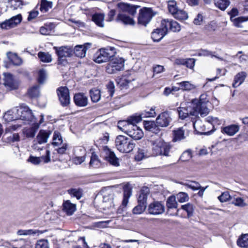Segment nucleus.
I'll use <instances>...</instances> for the list:
<instances>
[{
  "label": "nucleus",
  "instance_id": "nucleus-1",
  "mask_svg": "<svg viewBox=\"0 0 248 248\" xmlns=\"http://www.w3.org/2000/svg\"><path fill=\"white\" fill-rule=\"evenodd\" d=\"M115 145L120 152L129 153L133 150L136 143L130 138L123 135H119L115 139Z\"/></svg>",
  "mask_w": 248,
  "mask_h": 248
},
{
  "label": "nucleus",
  "instance_id": "nucleus-2",
  "mask_svg": "<svg viewBox=\"0 0 248 248\" xmlns=\"http://www.w3.org/2000/svg\"><path fill=\"white\" fill-rule=\"evenodd\" d=\"M116 52L114 47L101 48L94 57V61L98 63H101L109 61L116 54Z\"/></svg>",
  "mask_w": 248,
  "mask_h": 248
},
{
  "label": "nucleus",
  "instance_id": "nucleus-3",
  "mask_svg": "<svg viewBox=\"0 0 248 248\" xmlns=\"http://www.w3.org/2000/svg\"><path fill=\"white\" fill-rule=\"evenodd\" d=\"M155 15V14L152 8L143 7L139 10L138 23L146 26Z\"/></svg>",
  "mask_w": 248,
  "mask_h": 248
},
{
  "label": "nucleus",
  "instance_id": "nucleus-4",
  "mask_svg": "<svg viewBox=\"0 0 248 248\" xmlns=\"http://www.w3.org/2000/svg\"><path fill=\"white\" fill-rule=\"evenodd\" d=\"M122 126L120 129L135 140H140L143 136L142 130L136 124H127V125L123 124Z\"/></svg>",
  "mask_w": 248,
  "mask_h": 248
},
{
  "label": "nucleus",
  "instance_id": "nucleus-5",
  "mask_svg": "<svg viewBox=\"0 0 248 248\" xmlns=\"http://www.w3.org/2000/svg\"><path fill=\"white\" fill-rule=\"evenodd\" d=\"M124 61L122 58H116L111 60L108 63L106 71L109 74H114L123 70Z\"/></svg>",
  "mask_w": 248,
  "mask_h": 248
},
{
  "label": "nucleus",
  "instance_id": "nucleus-6",
  "mask_svg": "<svg viewBox=\"0 0 248 248\" xmlns=\"http://www.w3.org/2000/svg\"><path fill=\"white\" fill-rule=\"evenodd\" d=\"M59 100L61 105L63 107H67L70 103L69 90L66 86H61L56 90Z\"/></svg>",
  "mask_w": 248,
  "mask_h": 248
},
{
  "label": "nucleus",
  "instance_id": "nucleus-7",
  "mask_svg": "<svg viewBox=\"0 0 248 248\" xmlns=\"http://www.w3.org/2000/svg\"><path fill=\"white\" fill-rule=\"evenodd\" d=\"M21 20L22 16L21 14H18L1 23L0 24V27L2 29L9 30L16 27L18 24L20 23Z\"/></svg>",
  "mask_w": 248,
  "mask_h": 248
},
{
  "label": "nucleus",
  "instance_id": "nucleus-8",
  "mask_svg": "<svg viewBox=\"0 0 248 248\" xmlns=\"http://www.w3.org/2000/svg\"><path fill=\"white\" fill-rule=\"evenodd\" d=\"M117 7L120 12L123 13H127L131 16H134L137 13V9L139 8L140 6L121 2L117 3Z\"/></svg>",
  "mask_w": 248,
  "mask_h": 248
},
{
  "label": "nucleus",
  "instance_id": "nucleus-9",
  "mask_svg": "<svg viewBox=\"0 0 248 248\" xmlns=\"http://www.w3.org/2000/svg\"><path fill=\"white\" fill-rule=\"evenodd\" d=\"M161 27L164 28L167 32L168 31L178 32L181 30V26L176 21L170 19H164L161 21Z\"/></svg>",
  "mask_w": 248,
  "mask_h": 248
},
{
  "label": "nucleus",
  "instance_id": "nucleus-10",
  "mask_svg": "<svg viewBox=\"0 0 248 248\" xmlns=\"http://www.w3.org/2000/svg\"><path fill=\"white\" fill-rule=\"evenodd\" d=\"M210 104L204 102H195V101H192L191 103L193 111H196V116L200 114L202 117H204L209 113V109L208 106Z\"/></svg>",
  "mask_w": 248,
  "mask_h": 248
},
{
  "label": "nucleus",
  "instance_id": "nucleus-11",
  "mask_svg": "<svg viewBox=\"0 0 248 248\" xmlns=\"http://www.w3.org/2000/svg\"><path fill=\"white\" fill-rule=\"evenodd\" d=\"M149 214L158 215L163 214L165 211V206L161 202L155 201L149 204L147 207Z\"/></svg>",
  "mask_w": 248,
  "mask_h": 248
},
{
  "label": "nucleus",
  "instance_id": "nucleus-12",
  "mask_svg": "<svg viewBox=\"0 0 248 248\" xmlns=\"http://www.w3.org/2000/svg\"><path fill=\"white\" fill-rule=\"evenodd\" d=\"M171 119L170 113L168 111H164L160 113L156 118L155 122L158 127H164L169 126Z\"/></svg>",
  "mask_w": 248,
  "mask_h": 248
},
{
  "label": "nucleus",
  "instance_id": "nucleus-13",
  "mask_svg": "<svg viewBox=\"0 0 248 248\" xmlns=\"http://www.w3.org/2000/svg\"><path fill=\"white\" fill-rule=\"evenodd\" d=\"M104 151L106 154L104 158L107 161L114 166L117 167L120 165L119 159L113 152L107 146L104 147Z\"/></svg>",
  "mask_w": 248,
  "mask_h": 248
},
{
  "label": "nucleus",
  "instance_id": "nucleus-14",
  "mask_svg": "<svg viewBox=\"0 0 248 248\" xmlns=\"http://www.w3.org/2000/svg\"><path fill=\"white\" fill-rule=\"evenodd\" d=\"M177 110L179 118L182 120H185L190 116H196V112L193 111L191 104L186 107H180L178 108Z\"/></svg>",
  "mask_w": 248,
  "mask_h": 248
},
{
  "label": "nucleus",
  "instance_id": "nucleus-15",
  "mask_svg": "<svg viewBox=\"0 0 248 248\" xmlns=\"http://www.w3.org/2000/svg\"><path fill=\"white\" fill-rule=\"evenodd\" d=\"M101 192L103 196V202L108 203V206H111L114 197L113 189L110 187H106L102 188Z\"/></svg>",
  "mask_w": 248,
  "mask_h": 248
},
{
  "label": "nucleus",
  "instance_id": "nucleus-16",
  "mask_svg": "<svg viewBox=\"0 0 248 248\" xmlns=\"http://www.w3.org/2000/svg\"><path fill=\"white\" fill-rule=\"evenodd\" d=\"M53 49L55 50L58 57H71L73 55L72 49L67 46H54Z\"/></svg>",
  "mask_w": 248,
  "mask_h": 248
},
{
  "label": "nucleus",
  "instance_id": "nucleus-17",
  "mask_svg": "<svg viewBox=\"0 0 248 248\" xmlns=\"http://www.w3.org/2000/svg\"><path fill=\"white\" fill-rule=\"evenodd\" d=\"M73 99L75 105L78 107H84L88 105V97L83 93H76L74 95Z\"/></svg>",
  "mask_w": 248,
  "mask_h": 248
},
{
  "label": "nucleus",
  "instance_id": "nucleus-18",
  "mask_svg": "<svg viewBox=\"0 0 248 248\" xmlns=\"http://www.w3.org/2000/svg\"><path fill=\"white\" fill-rule=\"evenodd\" d=\"M135 80L134 78L130 76L124 75L121 78H118L116 82L121 90L127 89L132 81Z\"/></svg>",
  "mask_w": 248,
  "mask_h": 248
},
{
  "label": "nucleus",
  "instance_id": "nucleus-19",
  "mask_svg": "<svg viewBox=\"0 0 248 248\" xmlns=\"http://www.w3.org/2000/svg\"><path fill=\"white\" fill-rule=\"evenodd\" d=\"M142 117L141 116V113L138 115L136 114L133 115L127 118L126 121H119L118 122V128H121V126L124 124L127 125V124H136L141 121Z\"/></svg>",
  "mask_w": 248,
  "mask_h": 248
},
{
  "label": "nucleus",
  "instance_id": "nucleus-20",
  "mask_svg": "<svg viewBox=\"0 0 248 248\" xmlns=\"http://www.w3.org/2000/svg\"><path fill=\"white\" fill-rule=\"evenodd\" d=\"M193 125L195 130L198 133L200 134L209 135L215 131V129H214L211 131H206L204 124H202V121L199 119H197L193 123Z\"/></svg>",
  "mask_w": 248,
  "mask_h": 248
},
{
  "label": "nucleus",
  "instance_id": "nucleus-21",
  "mask_svg": "<svg viewBox=\"0 0 248 248\" xmlns=\"http://www.w3.org/2000/svg\"><path fill=\"white\" fill-rule=\"evenodd\" d=\"M91 46L90 43H86L83 45H77L74 48V53L77 57L83 58L86 55L87 50Z\"/></svg>",
  "mask_w": 248,
  "mask_h": 248
},
{
  "label": "nucleus",
  "instance_id": "nucleus-22",
  "mask_svg": "<svg viewBox=\"0 0 248 248\" xmlns=\"http://www.w3.org/2000/svg\"><path fill=\"white\" fill-rule=\"evenodd\" d=\"M116 21L121 22L125 25H134L135 22L134 19L122 12H120L117 16Z\"/></svg>",
  "mask_w": 248,
  "mask_h": 248
},
{
  "label": "nucleus",
  "instance_id": "nucleus-23",
  "mask_svg": "<svg viewBox=\"0 0 248 248\" xmlns=\"http://www.w3.org/2000/svg\"><path fill=\"white\" fill-rule=\"evenodd\" d=\"M149 193V188L147 186L143 187L140 191L139 195L138 198V202L147 206V200Z\"/></svg>",
  "mask_w": 248,
  "mask_h": 248
},
{
  "label": "nucleus",
  "instance_id": "nucleus-24",
  "mask_svg": "<svg viewBox=\"0 0 248 248\" xmlns=\"http://www.w3.org/2000/svg\"><path fill=\"white\" fill-rule=\"evenodd\" d=\"M166 33V30L164 28L161 27L155 30L152 32L151 37L154 42H158Z\"/></svg>",
  "mask_w": 248,
  "mask_h": 248
},
{
  "label": "nucleus",
  "instance_id": "nucleus-25",
  "mask_svg": "<svg viewBox=\"0 0 248 248\" xmlns=\"http://www.w3.org/2000/svg\"><path fill=\"white\" fill-rule=\"evenodd\" d=\"M143 125L146 130L155 133H158L160 129L155 122L153 121H144Z\"/></svg>",
  "mask_w": 248,
  "mask_h": 248
},
{
  "label": "nucleus",
  "instance_id": "nucleus-26",
  "mask_svg": "<svg viewBox=\"0 0 248 248\" xmlns=\"http://www.w3.org/2000/svg\"><path fill=\"white\" fill-rule=\"evenodd\" d=\"M4 85L9 90H15L17 88L16 84L14 82L12 75L9 73L4 74Z\"/></svg>",
  "mask_w": 248,
  "mask_h": 248
},
{
  "label": "nucleus",
  "instance_id": "nucleus-27",
  "mask_svg": "<svg viewBox=\"0 0 248 248\" xmlns=\"http://www.w3.org/2000/svg\"><path fill=\"white\" fill-rule=\"evenodd\" d=\"M132 189L129 185H126L124 187L123 199L122 205L123 207H126L129 201V198L132 195Z\"/></svg>",
  "mask_w": 248,
  "mask_h": 248
},
{
  "label": "nucleus",
  "instance_id": "nucleus-28",
  "mask_svg": "<svg viewBox=\"0 0 248 248\" xmlns=\"http://www.w3.org/2000/svg\"><path fill=\"white\" fill-rule=\"evenodd\" d=\"M239 130V126L237 124H231L221 128V132L228 136H232Z\"/></svg>",
  "mask_w": 248,
  "mask_h": 248
},
{
  "label": "nucleus",
  "instance_id": "nucleus-29",
  "mask_svg": "<svg viewBox=\"0 0 248 248\" xmlns=\"http://www.w3.org/2000/svg\"><path fill=\"white\" fill-rule=\"evenodd\" d=\"M51 132L49 131L40 130L36 137L38 143L42 144L46 142Z\"/></svg>",
  "mask_w": 248,
  "mask_h": 248
},
{
  "label": "nucleus",
  "instance_id": "nucleus-30",
  "mask_svg": "<svg viewBox=\"0 0 248 248\" xmlns=\"http://www.w3.org/2000/svg\"><path fill=\"white\" fill-rule=\"evenodd\" d=\"M62 206L63 211L69 216L73 215L76 210V204L72 203L69 200L64 202Z\"/></svg>",
  "mask_w": 248,
  "mask_h": 248
},
{
  "label": "nucleus",
  "instance_id": "nucleus-31",
  "mask_svg": "<svg viewBox=\"0 0 248 248\" xmlns=\"http://www.w3.org/2000/svg\"><path fill=\"white\" fill-rule=\"evenodd\" d=\"M7 57L10 62L14 65L19 66L23 62L21 58L16 53L8 52L7 53Z\"/></svg>",
  "mask_w": 248,
  "mask_h": 248
},
{
  "label": "nucleus",
  "instance_id": "nucleus-32",
  "mask_svg": "<svg viewBox=\"0 0 248 248\" xmlns=\"http://www.w3.org/2000/svg\"><path fill=\"white\" fill-rule=\"evenodd\" d=\"M173 138L172 141L174 142L181 141L186 138L185 134V130L183 127L178 128L173 131Z\"/></svg>",
  "mask_w": 248,
  "mask_h": 248
},
{
  "label": "nucleus",
  "instance_id": "nucleus-33",
  "mask_svg": "<svg viewBox=\"0 0 248 248\" xmlns=\"http://www.w3.org/2000/svg\"><path fill=\"white\" fill-rule=\"evenodd\" d=\"M172 146L168 142H166L162 140L161 150V153L160 155L165 156H170L172 154Z\"/></svg>",
  "mask_w": 248,
  "mask_h": 248
},
{
  "label": "nucleus",
  "instance_id": "nucleus-34",
  "mask_svg": "<svg viewBox=\"0 0 248 248\" xmlns=\"http://www.w3.org/2000/svg\"><path fill=\"white\" fill-rule=\"evenodd\" d=\"M34 116L32 114L31 110L28 107H24L21 112L20 119L28 121H32Z\"/></svg>",
  "mask_w": 248,
  "mask_h": 248
},
{
  "label": "nucleus",
  "instance_id": "nucleus-35",
  "mask_svg": "<svg viewBox=\"0 0 248 248\" xmlns=\"http://www.w3.org/2000/svg\"><path fill=\"white\" fill-rule=\"evenodd\" d=\"M81 154L77 153L76 156L73 158V162L76 164H80L85 161V155H86L85 149L82 148L78 149Z\"/></svg>",
  "mask_w": 248,
  "mask_h": 248
},
{
  "label": "nucleus",
  "instance_id": "nucleus-36",
  "mask_svg": "<svg viewBox=\"0 0 248 248\" xmlns=\"http://www.w3.org/2000/svg\"><path fill=\"white\" fill-rule=\"evenodd\" d=\"M246 76L247 74L245 72L238 73L234 77L232 86L234 88H236L239 86L244 82Z\"/></svg>",
  "mask_w": 248,
  "mask_h": 248
},
{
  "label": "nucleus",
  "instance_id": "nucleus-37",
  "mask_svg": "<svg viewBox=\"0 0 248 248\" xmlns=\"http://www.w3.org/2000/svg\"><path fill=\"white\" fill-rule=\"evenodd\" d=\"M105 15L103 13H95L92 15V20L97 25L100 27L104 26Z\"/></svg>",
  "mask_w": 248,
  "mask_h": 248
},
{
  "label": "nucleus",
  "instance_id": "nucleus-38",
  "mask_svg": "<svg viewBox=\"0 0 248 248\" xmlns=\"http://www.w3.org/2000/svg\"><path fill=\"white\" fill-rule=\"evenodd\" d=\"M161 140L155 141L153 143L151 155L154 156L160 155V154L161 153Z\"/></svg>",
  "mask_w": 248,
  "mask_h": 248
},
{
  "label": "nucleus",
  "instance_id": "nucleus-39",
  "mask_svg": "<svg viewBox=\"0 0 248 248\" xmlns=\"http://www.w3.org/2000/svg\"><path fill=\"white\" fill-rule=\"evenodd\" d=\"M53 2L47 0H41L40 10L42 13H46L52 8Z\"/></svg>",
  "mask_w": 248,
  "mask_h": 248
},
{
  "label": "nucleus",
  "instance_id": "nucleus-40",
  "mask_svg": "<svg viewBox=\"0 0 248 248\" xmlns=\"http://www.w3.org/2000/svg\"><path fill=\"white\" fill-rule=\"evenodd\" d=\"M68 193L72 197L79 200L83 195V190L81 188H70L67 190Z\"/></svg>",
  "mask_w": 248,
  "mask_h": 248
},
{
  "label": "nucleus",
  "instance_id": "nucleus-41",
  "mask_svg": "<svg viewBox=\"0 0 248 248\" xmlns=\"http://www.w3.org/2000/svg\"><path fill=\"white\" fill-rule=\"evenodd\" d=\"M62 143V139L61 133L55 131L53 133L52 145L54 146H57Z\"/></svg>",
  "mask_w": 248,
  "mask_h": 248
},
{
  "label": "nucleus",
  "instance_id": "nucleus-42",
  "mask_svg": "<svg viewBox=\"0 0 248 248\" xmlns=\"http://www.w3.org/2000/svg\"><path fill=\"white\" fill-rule=\"evenodd\" d=\"M215 5L221 10H225L230 5L229 0H214Z\"/></svg>",
  "mask_w": 248,
  "mask_h": 248
},
{
  "label": "nucleus",
  "instance_id": "nucleus-43",
  "mask_svg": "<svg viewBox=\"0 0 248 248\" xmlns=\"http://www.w3.org/2000/svg\"><path fill=\"white\" fill-rule=\"evenodd\" d=\"M90 97L93 102H97L101 98L100 91L97 89H92L90 92Z\"/></svg>",
  "mask_w": 248,
  "mask_h": 248
},
{
  "label": "nucleus",
  "instance_id": "nucleus-44",
  "mask_svg": "<svg viewBox=\"0 0 248 248\" xmlns=\"http://www.w3.org/2000/svg\"><path fill=\"white\" fill-rule=\"evenodd\" d=\"M155 108V107H152L149 110H145L141 113V116L143 118L155 117L156 116Z\"/></svg>",
  "mask_w": 248,
  "mask_h": 248
},
{
  "label": "nucleus",
  "instance_id": "nucleus-45",
  "mask_svg": "<svg viewBox=\"0 0 248 248\" xmlns=\"http://www.w3.org/2000/svg\"><path fill=\"white\" fill-rule=\"evenodd\" d=\"M38 56L43 62H50L52 61L51 56L47 52H39Z\"/></svg>",
  "mask_w": 248,
  "mask_h": 248
},
{
  "label": "nucleus",
  "instance_id": "nucleus-46",
  "mask_svg": "<svg viewBox=\"0 0 248 248\" xmlns=\"http://www.w3.org/2000/svg\"><path fill=\"white\" fill-rule=\"evenodd\" d=\"M37 130V128L31 127L29 128L24 129L23 130V133L26 138H33L35 135Z\"/></svg>",
  "mask_w": 248,
  "mask_h": 248
},
{
  "label": "nucleus",
  "instance_id": "nucleus-47",
  "mask_svg": "<svg viewBox=\"0 0 248 248\" xmlns=\"http://www.w3.org/2000/svg\"><path fill=\"white\" fill-rule=\"evenodd\" d=\"M172 16L176 19L180 20H186L188 17L187 14L185 11L179 9H178Z\"/></svg>",
  "mask_w": 248,
  "mask_h": 248
},
{
  "label": "nucleus",
  "instance_id": "nucleus-48",
  "mask_svg": "<svg viewBox=\"0 0 248 248\" xmlns=\"http://www.w3.org/2000/svg\"><path fill=\"white\" fill-rule=\"evenodd\" d=\"M231 20L235 26L240 27V24L245 21H248V16H240L237 18L231 17Z\"/></svg>",
  "mask_w": 248,
  "mask_h": 248
},
{
  "label": "nucleus",
  "instance_id": "nucleus-49",
  "mask_svg": "<svg viewBox=\"0 0 248 248\" xmlns=\"http://www.w3.org/2000/svg\"><path fill=\"white\" fill-rule=\"evenodd\" d=\"M28 94L31 98H36L39 96L40 94L39 86L35 85L31 88L28 91Z\"/></svg>",
  "mask_w": 248,
  "mask_h": 248
},
{
  "label": "nucleus",
  "instance_id": "nucleus-50",
  "mask_svg": "<svg viewBox=\"0 0 248 248\" xmlns=\"http://www.w3.org/2000/svg\"><path fill=\"white\" fill-rule=\"evenodd\" d=\"M138 205L136 206L132 210L133 213L135 215L142 214L145 211L147 208V206L146 205L142 204L139 202H138Z\"/></svg>",
  "mask_w": 248,
  "mask_h": 248
},
{
  "label": "nucleus",
  "instance_id": "nucleus-51",
  "mask_svg": "<svg viewBox=\"0 0 248 248\" xmlns=\"http://www.w3.org/2000/svg\"><path fill=\"white\" fill-rule=\"evenodd\" d=\"M177 84L180 85V88L183 90L189 91L195 88V85L189 81H183Z\"/></svg>",
  "mask_w": 248,
  "mask_h": 248
},
{
  "label": "nucleus",
  "instance_id": "nucleus-52",
  "mask_svg": "<svg viewBox=\"0 0 248 248\" xmlns=\"http://www.w3.org/2000/svg\"><path fill=\"white\" fill-rule=\"evenodd\" d=\"M237 244L242 248H246L248 246V234L242 235L241 238L237 240Z\"/></svg>",
  "mask_w": 248,
  "mask_h": 248
},
{
  "label": "nucleus",
  "instance_id": "nucleus-53",
  "mask_svg": "<svg viewBox=\"0 0 248 248\" xmlns=\"http://www.w3.org/2000/svg\"><path fill=\"white\" fill-rule=\"evenodd\" d=\"M166 206L169 209L177 208V203L175 196H171L168 198L166 202Z\"/></svg>",
  "mask_w": 248,
  "mask_h": 248
},
{
  "label": "nucleus",
  "instance_id": "nucleus-54",
  "mask_svg": "<svg viewBox=\"0 0 248 248\" xmlns=\"http://www.w3.org/2000/svg\"><path fill=\"white\" fill-rule=\"evenodd\" d=\"M100 164V162L98 159V156L94 153H93L91 157L90 165L93 167L97 168Z\"/></svg>",
  "mask_w": 248,
  "mask_h": 248
},
{
  "label": "nucleus",
  "instance_id": "nucleus-55",
  "mask_svg": "<svg viewBox=\"0 0 248 248\" xmlns=\"http://www.w3.org/2000/svg\"><path fill=\"white\" fill-rule=\"evenodd\" d=\"M181 209L186 211L188 217H191L193 215L194 208L192 204L188 203L181 206Z\"/></svg>",
  "mask_w": 248,
  "mask_h": 248
},
{
  "label": "nucleus",
  "instance_id": "nucleus-56",
  "mask_svg": "<svg viewBox=\"0 0 248 248\" xmlns=\"http://www.w3.org/2000/svg\"><path fill=\"white\" fill-rule=\"evenodd\" d=\"M168 7L169 11L172 15L178 10L176 6V2L175 0H169L168 1Z\"/></svg>",
  "mask_w": 248,
  "mask_h": 248
},
{
  "label": "nucleus",
  "instance_id": "nucleus-57",
  "mask_svg": "<svg viewBox=\"0 0 248 248\" xmlns=\"http://www.w3.org/2000/svg\"><path fill=\"white\" fill-rule=\"evenodd\" d=\"M177 201L180 202H184L188 201L189 200V196L188 194L185 192H179L176 195Z\"/></svg>",
  "mask_w": 248,
  "mask_h": 248
},
{
  "label": "nucleus",
  "instance_id": "nucleus-58",
  "mask_svg": "<svg viewBox=\"0 0 248 248\" xmlns=\"http://www.w3.org/2000/svg\"><path fill=\"white\" fill-rule=\"evenodd\" d=\"M46 78V73L45 70L42 69L38 72V81L39 83H43Z\"/></svg>",
  "mask_w": 248,
  "mask_h": 248
},
{
  "label": "nucleus",
  "instance_id": "nucleus-59",
  "mask_svg": "<svg viewBox=\"0 0 248 248\" xmlns=\"http://www.w3.org/2000/svg\"><path fill=\"white\" fill-rule=\"evenodd\" d=\"M198 56H211L212 57H215L217 58L219 60H222V59L218 57H217L213 54V52L210 51H208L206 49H201L199 51L198 53Z\"/></svg>",
  "mask_w": 248,
  "mask_h": 248
},
{
  "label": "nucleus",
  "instance_id": "nucleus-60",
  "mask_svg": "<svg viewBox=\"0 0 248 248\" xmlns=\"http://www.w3.org/2000/svg\"><path fill=\"white\" fill-rule=\"evenodd\" d=\"M35 248H49L48 241L44 239L38 240L36 244Z\"/></svg>",
  "mask_w": 248,
  "mask_h": 248
},
{
  "label": "nucleus",
  "instance_id": "nucleus-61",
  "mask_svg": "<svg viewBox=\"0 0 248 248\" xmlns=\"http://www.w3.org/2000/svg\"><path fill=\"white\" fill-rule=\"evenodd\" d=\"M192 157L191 152L189 150L185 151L181 155L180 160L182 161H186L189 160Z\"/></svg>",
  "mask_w": 248,
  "mask_h": 248
},
{
  "label": "nucleus",
  "instance_id": "nucleus-62",
  "mask_svg": "<svg viewBox=\"0 0 248 248\" xmlns=\"http://www.w3.org/2000/svg\"><path fill=\"white\" fill-rule=\"evenodd\" d=\"M231 199V196L228 191L223 192L219 196L218 199L221 202H226Z\"/></svg>",
  "mask_w": 248,
  "mask_h": 248
},
{
  "label": "nucleus",
  "instance_id": "nucleus-63",
  "mask_svg": "<svg viewBox=\"0 0 248 248\" xmlns=\"http://www.w3.org/2000/svg\"><path fill=\"white\" fill-rule=\"evenodd\" d=\"M8 1L11 2V7H13L14 10L21 8L22 5V1L21 0H8Z\"/></svg>",
  "mask_w": 248,
  "mask_h": 248
},
{
  "label": "nucleus",
  "instance_id": "nucleus-64",
  "mask_svg": "<svg viewBox=\"0 0 248 248\" xmlns=\"http://www.w3.org/2000/svg\"><path fill=\"white\" fill-rule=\"evenodd\" d=\"M107 88L109 96L111 97L115 92V86L114 83L111 81H109L107 85Z\"/></svg>",
  "mask_w": 248,
  "mask_h": 248
}]
</instances>
